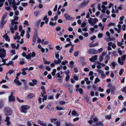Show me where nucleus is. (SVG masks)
<instances>
[{
    "mask_svg": "<svg viewBox=\"0 0 126 126\" xmlns=\"http://www.w3.org/2000/svg\"><path fill=\"white\" fill-rule=\"evenodd\" d=\"M86 23L85 22H83L81 24V26L83 27L84 28L85 27L86 25Z\"/></svg>",
    "mask_w": 126,
    "mask_h": 126,
    "instance_id": "nucleus-35",
    "label": "nucleus"
},
{
    "mask_svg": "<svg viewBox=\"0 0 126 126\" xmlns=\"http://www.w3.org/2000/svg\"><path fill=\"white\" fill-rule=\"evenodd\" d=\"M97 55H95L93 56H92V58H89V60L92 62H93L97 59Z\"/></svg>",
    "mask_w": 126,
    "mask_h": 126,
    "instance_id": "nucleus-11",
    "label": "nucleus"
},
{
    "mask_svg": "<svg viewBox=\"0 0 126 126\" xmlns=\"http://www.w3.org/2000/svg\"><path fill=\"white\" fill-rule=\"evenodd\" d=\"M68 89L69 90L73 89V85H68Z\"/></svg>",
    "mask_w": 126,
    "mask_h": 126,
    "instance_id": "nucleus-37",
    "label": "nucleus"
},
{
    "mask_svg": "<svg viewBox=\"0 0 126 126\" xmlns=\"http://www.w3.org/2000/svg\"><path fill=\"white\" fill-rule=\"evenodd\" d=\"M40 22V20H39L36 22L35 23V25L37 26H38L39 25Z\"/></svg>",
    "mask_w": 126,
    "mask_h": 126,
    "instance_id": "nucleus-58",
    "label": "nucleus"
},
{
    "mask_svg": "<svg viewBox=\"0 0 126 126\" xmlns=\"http://www.w3.org/2000/svg\"><path fill=\"white\" fill-rule=\"evenodd\" d=\"M112 65L113 67L112 68L113 69H114L115 68V67L116 65V64L114 62H112Z\"/></svg>",
    "mask_w": 126,
    "mask_h": 126,
    "instance_id": "nucleus-47",
    "label": "nucleus"
},
{
    "mask_svg": "<svg viewBox=\"0 0 126 126\" xmlns=\"http://www.w3.org/2000/svg\"><path fill=\"white\" fill-rule=\"evenodd\" d=\"M104 59V57L102 56V55H100L99 57V61L100 62L102 61H103Z\"/></svg>",
    "mask_w": 126,
    "mask_h": 126,
    "instance_id": "nucleus-32",
    "label": "nucleus"
},
{
    "mask_svg": "<svg viewBox=\"0 0 126 126\" xmlns=\"http://www.w3.org/2000/svg\"><path fill=\"white\" fill-rule=\"evenodd\" d=\"M96 63L98 64L96 66V67L98 68V69L101 68V63L99 62H97Z\"/></svg>",
    "mask_w": 126,
    "mask_h": 126,
    "instance_id": "nucleus-21",
    "label": "nucleus"
},
{
    "mask_svg": "<svg viewBox=\"0 0 126 126\" xmlns=\"http://www.w3.org/2000/svg\"><path fill=\"white\" fill-rule=\"evenodd\" d=\"M55 30L57 31H59L61 30V28L60 27H58L55 28Z\"/></svg>",
    "mask_w": 126,
    "mask_h": 126,
    "instance_id": "nucleus-31",
    "label": "nucleus"
},
{
    "mask_svg": "<svg viewBox=\"0 0 126 126\" xmlns=\"http://www.w3.org/2000/svg\"><path fill=\"white\" fill-rule=\"evenodd\" d=\"M40 96L42 97H43V101H44V100H46L47 98V95H44L41 92V95Z\"/></svg>",
    "mask_w": 126,
    "mask_h": 126,
    "instance_id": "nucleus-18",
    "label": "nucleus"
},
{
    "mask_svg": "<svg viewBox=\"0 0 126 126\" xmlns=\"http://www.w3.org/2000/svg\"><path fill=\"white\" fill-rule=\"evenodd\" d=\"M56 75L57 76L58 78H61L62 77V76L60 75L59 73H57L56 74Z\"/></svg>",
    "mask_w": 126,
    "mask_h": 126,
    "instance_id": "nucleus-40",
    "label": "nucleus"
},
{
    "mask_svg": "<svg viewBox=\"0 0 126 126\" xmlns=\"http://www.w3.org/2000/svg\"><path fill=\"white\" fill-rule=\"evenodd\" d=\"M74 79L76 80H78L79 78L77 76H74L73 77Z\"/></svg>",
    "mask_w": 126,
    "mask_h": 126,
    "instance_id": "nucleus-60",
    "label": "nucleus"
},
{
    "mask_svg": "<svg viewBox=\"0 0 126 126\" xmlns=\"http://www.w3.org/2000/svg\"><path fill=\"white\" fill-rule=\"evenodd\" d=\"M48 14L49 16H50L52 15V12L50 10H49L48 12Z\"/></svg>",
    "mask_w": 126,
    "mask_h": 126,
    "instance_id": "nucleus-63",
    "label": "nucleus"
},
{
    "mask_svg": "<svg viewBox=\"0 0 126 126\" xmlns=\"http://www.w3.org/2000/svg\"><path fill=\"white\" fill-rule=\"evenodd\" d=\"M111 118V115H106L105 118L106 119H110Z\"/></svg>",
    "mask_w": 126,
    "mask_h": 126,
    "instance_id": "nucleus-33",
    "label": "nucleus"
},
{
    "mask_svg": "<svg viewBox=\"0 0 126 126\" xmlns=\"http://www.w3.org/2000/svg\"><path fill=\"white\" fill-rule=\"evenodd\" d=\"M68 63V62L65 60V61H63L62 62V64L63 65H64L66 64H67Z\"/></svg>",
    "mask_w": 126,
    "mask_h": 126,
    "instance_id": "nucleus-46",
    "label": "nucleus"
},
{
    "mask_svg": "<svg viewBox=\"0 0 126 126\" xmlns=\"http://www.w3.org/2000/svg\"><path fill=\"white\" fill-rule=\"evenodd\" d=\"M87 53L89 54H96L97 53V51L94 49L91 48L87 51Z\"/></svg>",
    "mask_w": 126,
    "mask_h": 126,
    "instance_id": "nucleus-6",
    "label": "nucleus"
},
{
    "mask_svg": "<svg viewBox=\"0 0 126 126\" xmlns=\"http://www.w3.org/2000/svg\"><path fill=\"white\" fill-rule=\"evenodd\" d=\"M3 106V102L2 100H0V108H2Z\"/></svg>",
    "mask_w": 126,
    "mask_h": 126,
    "instance_id": "nucleus-28",
    "label": "nucleus"
},
{
    "mask_svg": "<svg viewBox=\"0 0 126 126\" xmlns=\"http://www.w3.org/2000/svg\"><path fill=\"white\" fill-rule=\"evenodd\" d=\"M22 30V27L21 25H20L19 26V32H21L23 30Z\"/></svg>",
    "mask_w": 126,
    "mask_h": 126,
    "instance_id": "nucleus-52",
    "label": "nucleus"
},
{
    "mask_svg": "<svg viewBox=\"0 0 126 126\" xmlns=\"http://www.w3.org/2000/svg\"><path fill=\"white\" fill-rule=\"evenodd\" d=\"M97 71L98 73L100 74L101 77L102 78H104L106 77V75L104 72L101 70L97 69Z\"/></svg>",
    "mask_w": 126,
    "mask_h": 126,
    "instance_id": "nucleus-5",
    "label": "nucleus"
},
{
    "mask_svg": "<svg viewBox=\"0 0 126 126\" xmlns=\"http://www.w3.org/2000/svg\"><path fill=\"white\" fill-rule=\"evenodd\" d=\"M10 29L12 33L13 34L14 33V29L15 30H16L17 29V25H15L14 26V28L12 26H10Z\"/></svg>",
    "mask_w": 126,
    "mask_h": 126,
    "instance_id": "nucleus-10",
    "label": "nucleus"
},
{
    "mask_svg": "<svg viewBox=\"0 0 126 126\" xmlns=\"http://www.w3.org/2000/svg\"><path fill=\"white\" fill-rule=\"evenodd\" d=\"M14 82L17 85L20 86L22 84V83L17 79H15L14 80Z\"/></svg>",
    "mask_w": 126,
    "mask_h": 126,
    "instance_id": "nucleus-16",
    "label": "nucleus"
},
{
    "mask_svg": "<svg viewBox=\"0 0 126 126\" xmlns=\"http://www.w3.org/2000/svg\"><path fill=\"white\" fill-rule=\"evenodd\" d=\"M126 58V55H123L122 57V60L123 61Z\"/></svg>",
    "mask_w": 126,
    "mask_h": 126,
    "instance_id": "nucleus-64",
    "label": "nucleus"
},
{
    "mask_svg": "<svg viewBox=\"0 0 126 126\" xmlns=\"http://www.w3.org/2000/svg\"><path fill=\"white\" fill-rule=\"evenodd\" d=\"M46 69L48 71H49L51 70V68L49 66H46Z\"/></svg>",
    "mask_w": 126,
    "mask_h": 126,
    "instance_id": "nucleus-61",
    "label": "nucleus"
},
{
    "mask_svg": "<svg viewBox=\"0 0 126 126\" xmlns=\"http://www.w3.org/2000/svg\"><path fill=\"white\" fill-rule=\"evenodd\" d=\"M54 62L56 64H57L61 63V61L59 59H58V61L56 60H54Z\"/></svg>",
    "mask_w": 126,
    "mask_h": 126,
    "instance_id": "nucleus-22",
    "label": "nucleus"
},
{
    "mask_svg": "<svg viewBox=\"0 0 126 126\" xmlns=\"http://www.w3.org/2000/svg\"><path fill=\"white\" fill-rule=\"evenodd\" d=\"M56 109L57 110H63V109L61 107H59L58 106H57L56 107Z\"/></svg>",
    "mask_w": 126,
    "mask_h": 126,
    "instance_id": "nucleus-53",
    "label": "nucleus"
},
{
    "mask_svg": "<svg viewBox=\"0 0 126 126\" xmlns=\"http://www.w3.org/2000/svg\"><path fill=\"white\" fill-rule=\"evenodd\" d=\"M31 56V53H30L29 54L26 55V58L27 59H30Z\"/></svg>",
    "mask_w": 126,
    "mask_h": 126,
    "instance_id": "nucleus-27",
    "label": "nucleus"
},
{
    "mask_svg": "<svg viewBox=\"0 0 126 126\" xmlns=\"http://www.w3.org/2000/svg\"><path fill=\"white\" fill-rule=\"evenodd\" d=\"M8 1L10 4H11L12 6L16 4L15 0H8Z\"/></svg>",
    "mask_w": 126,
    "mask_h": 126,
    "instance_id": "nucleus-19",
    "label": "nucleus"
},
{
    "mask_svg": "<svg viewBox=\"0 0 126 126\" xmlns=\"http://www.w3.org/2000/svg\"><path fill=\"white\" fill-rule=\"evenodd\" d=\"M51 121L52 122H54L55 124L56 125V126H60V123L58 121H56V119H51Z\"/></svg>",
    "mask_w": 126,
    "mask_h": 126,
    "instance_id": "nucleus-7",
    "label": "nucleus"
},
{
    "mask_svg": "<svg viewBox=\"0 0 126 126\" xmlns=\"http://www.w3.org/2000/svg\"><path fill=\"white\" fill-rule=\"evenodd\" d=\"M89 1L87 0L86 1H84L82 2L81 4L79 6V7L80 8H81L82 7H85L89 2Z\"/></svg>",
    "mask_w": 126,
    "mask_h": 126,
    "instance_id": "nucleus-4",
    "label": "nucleus"
},
{
    "mask_svg": "<svg viewBox=\"0 0 126 126\" xmlns=\"http://www.w3.org/2000/svg\"><path fill=\"white\" fill-rule=\"evenodd\" d=\"M11 46L14 49L16 48V45L14 44H12L11 45Z\"/></svg>",
    "mask_w": 126,
    "mask_h": 126,
    "instance_id": "nucleus-43",
    "label": "nucleus"
},
{
    "mask_svg": "<svg viewBox=\"0 0 126 126\" xmlns=\"http://www.w3.org/2000/svg\"><path fill=\"white\" fill-rule=\"evenodd\" d=\"M32 82H30L29 83V84L30 85L33 86L37 84V81L35 79H32Z\"/></svg>",
    "mask_w": 126,
    "mask_h": 126,
    "instance_id": "nucleus-12",
    "label": "nucleus"
},
{
    "mask_svg": "<svg viewBox=\"0 0 126 126\" xmlns=\"http://www.w3.org/2000/svg\"><path fill=\"white\" fill-rule=\"evenodd\" d=\"M121 91L124 93H126V86L123 87L121 90Z\"/></svg>",
    "mask_w": 126,
    "mask_h": 126,
    "instance_id": "nucleus-29",
    "label": "nucleus"
},
{
    "mask_svg": "<svg viewBox=\"0 0 126 126\" xmlns=\"http://www.w3.org/2000/svg\"><path fill=\"white\" fill-rule=\"evenodd\" d=\"M38 123L42 126H47V124L46 123L40 120H38Z\"/></svg>",
    "mask_w": 126,
    "mask_h": 126,
    "instance_id": "nucleus-15",
    "label": "nucleus"
},
{
    "mask_svg": "<svg viewBox=\"0 0 126 126\" xmlns=\"http://www.w3.org/2000/svg\"><path fill=\"white\" fill-rule=\"evenodd\" d=\"M26 37L28 39L30 37V35L29 34V32L28 31H27Z\"/></svg>",
    "mask_w": 126,
    "mask_h": 126,
    "instance_id": "nucleus-57",
    "label": "nucleus"
},
{
    "mask_svg": "<svg viewBox=\"0 0 126 126\" xmlns=\"http://www.w3.org/2000/svg\"><path fill=\"white\" fill-rule=\"evenodd\" d=\"M88 22L90 24H91L92 26L94 25V19L93 18H90L88 20Z\"/></svg>",
    "mask_w": 126,
    "mask_h": 126,
    "instance_id": "nucleus-13",
    "label": "nucleus"
},
{
    "mask_svg": "<svg viewBox=\"0 0 126 126\" xmlns=\"http://www.w3.org/2000/svg\"><path fill=\"white\" fill-rule=\"evenodd\" d=\"M100 81V80L98 78H96L95 80V81L94 83L95 84H96L97 82H99Z\"/></svg>",
    "mask_w": 126,
    "mask_h": 126,
    "instance_id": "nucleus-42",
    "label": "nucleus"
},
{
    "mask_svg": "<svg viewBox=\"0 0 126 126\" xmlns=\"http://www.w3.org/2000/svg\"><path fill=\"white\" fill-rule=\"evenodd\" d=\"M34 95L33 94H30L27 95V97L28 98H31L33 97Z\"/></svg>",
    "mask_w": 126,
    "mask_h": 126,
    "instance_id": "nucleus-26",
    "label": "nucleus"
},
{
    "mask_svg": "<svg viewBox=\"0 0 126 126\" xmlns=\"http://www.w3.org/2000/svg\"><path fill=\"white\" fill-rule=\"evenodd\" d=\"M4 58H1L2 59V61L3 62V63L2 64L3 65H5L6 64V63H5V60L3 59Z\"/></svg>",
    "mask_w": 126,
    "mask_h": 126,
    "instance_id": "nucleus-55",
    "label": "nucleus"
},
{
    "mask_svg": "<svg viewBox=\"0 0 126 126\" xmlns=\"http://www.w3.org/2000/svg\"><path fill=\"white\" fill-rule=\"evenodd\" d=\"M118 62L121 65H123L124 64L123 62L121 61L120 58L119 57L118 58Z\"/></svg>",
    "mask_w": 126,
    "mask_h": 126,
    "instance_id": "nucleus-24",
    "label": "nucleus"
},
{
    "mask_svg": "<svg viewBox=\"0 0 126 126\" xmlns=\"http://www.w3.org/2000/svg\"><path fill=\"white\" fill-rule=\"evenodd\" d=\"M94 25L98 21V20L97 18H95L94 19Z\"/></svg>",
    "mask_w": 126,
    "mask_h": 126,
    "instance_id": "nucleus-56",
    "label": "nucleus"
},
{
    "mask_svg": "<svg viewBox=\"0 0 126 126\" xmlns=\"http://www.w3.org/2000/svg\"><path fill=\"white\" fill-rule=\"evenodd\" d=\"M16 4L12 5V7L13 8V10L15 11L17 8V7L16 6Z\"/></svg>",
    "mask_w": 126,
    "mask_h": 126,
    "instance_id": "nucleus-45",
    "label": "nucleus"
},
{
    "mask_svg": "<svg viewBox=\"0 0 126 126\" xmlns=\"http://www.w3.org/2000/svg\"><path fill=\"white\" fill-rule=\"evenodd\" d=\"M2 37L4 38L5 39L6 41H8L9 42L10 41V39L9 38V37L7 34V33H6L5 34L2 36Z\"/></svg>",
    "mask_w": 126,
    "mask_h": 126,
    "instance_id": "nucleus-14",
    "label": "nucleus"
},
{
    "mask_svg": "<svg viewBox=\"0 0 126 126\" xmlns=\"http://www.w3.org/2000/svg\"><path fill=\"white\" fill-rule=\"evenodd\" d=\"M64 16L66 20H71L73 19L72 17L67 14H65Z\"/></svg>",
    "mask_w": 126,
    "mask_h": 126,
    "instance_id": "nucleus-8",
    "label": "nucleus"
},
{
    "mask_svg": "<svg viewBox=\"0 0 126 126\" xmlns=\"http://www.w3.org/2000/svg\"><path fill=\"white\" fill-rule=\"evenodd\" d=\"M56 72V69H54L53 70L52 72L51 73V74L53 76H54L55 75Z\"/></svg>",
    "mask_w": 126,
    "mask_h": 126,
    "instance_id": "nucleus-25",
    "label": "nucleus"
},
{
    "mask_svg": "<svg viewBox=\"0 0 126 126\" xmlns=\"http://www.w3.org/2000/svg\"><path fill=\"white\" fill-rule=\"evenodd\" d=\"M3 111L5 113V115L6 116L11 115L12 112V110L8 107L4 108Z\"/></svg>",
    "mask_w": 126,
    "mask_h": 126,
    "instance_id": "nucleus-1",
    "label": "nucleus"
},
{
    "mask_svg": "<svg viewBox=\"0 0 126 126\" xmlns=\"http://www.w3.org/2000/svg\"><path fill=\"white\" fill-rule=\"evenodd\" d=\"M110 37H109V38L108 37H106L104 38L105 40L107 41V42H109L110 41Z\"/></svg>",
    "mask_w": 126,
    "mask_h": 126,
    "instance_id": "nucleus-39",
    "label": "nucleus"
},
{
    "mask_svg": "<svg viewBox=\"0 0 126 126\" xmlns=\"http://www.w3.org/2000/svg\"><path fill=\"white\" fill-rule=\"evenodd\" d=\"M15 20L14 19H13L11 21L12 25H13L14 24H18V22H15Z\"/></svg>",
    "mask_w": 126,
    "mask_h": 126,
    "instance_id": "nucleus-23",
    "label": "nucleus"
},
{
    "mask_svg": "<svg viewBox=\"0 0 126 126\" xmlns=\"http://www.w3.org/2000/svg\"><path fill=\"white\" fill-rule=\"evenodd\" d=\"M70 76H69V75H67L66 76V78H65V79L66 80V81H68L69 78H70Z\"/></svg>",
    "mask_w": 126,
    "mask_h": 126,
    "instance_id": "nucleus-41",
    "label": "nucleus"
},
{
    "mask_svg": "<svg viewBox=\"0 0 126 126\" xmlns=\"http://www.w3.org/2000/svg\"><path fill=\"white\" fill-rule=\"evenodd\" d=\"M124 71V70L123 69H121L119 71V75L121 76Z\"/></svg>",
    "mask_w": 126,
    "mask_h": 126,
    "instance_id": "nucleus-36",
    "label": "nucleus"
},
{
    "mask_svg": "<svg viewBox=\"0 0 126 126\" xmlns=\"http://www.w3.org/2000/svg\"><path fill=\"white\" fill-rule=\"evenodd\" d=\"M10 119V117L7 116L6 117L5 120V121L6 122V125L8 126L10 125L11 123V122L9 121Z\"/></svg>",
    "mask_w": 126,
    "mask_h": 126,
    "instance_id": "nucleus-9",
    "label": "nucleus"
},
{
    "mask_svg": "<svg viewBox=\"0 0 126 126\" xmlns=\"http://www.w3.org/2000/svg\"><path fill=\"white\" fill-rule=\"evenodd\" d=\"M27 124L28 126H32V124L31 122L30 121H27Z\"/></svg>",
    "mask_w": 126,
    "mask_h": 126,
    "instance_id": "nucleus-44",
    "label": "nucleus"
},
{
    "mask_svg": "<svg viewBox=\"0 0 126 126\" xmlns=\"http://www.w3.org/2000/svg\"><path fill=\"white\" fill-rule=\"evenodd\" d=\"M14 72V70L13 69H11L7 73V74H8V73L10 75L13 73Z\"/></svg>",
    "mask_w": 126,
    "mask_h": 126,
    "instance_id": "nucleus-30",
    "label": "nucleus"
},
{
    "mask_svg": "<svg viewBox=\"0 0 126 126\" xmlns=\"http://www.w3.org/2000/svg\"><path fill=\"white\" fill-rule=\"evenodd\" d=\"M21 111L22 112L26 113V110L30 109V107L28 105H24L22 106L21 107Z\"/></svg>",
    "mask_w": 126,
    "mask_h": 126,
    "instance_id": "nucleus-2",
    "label": "nucleus"
},
{
    "mask_svg": "<svg viewBox=\"0 0 126 126\" xmlns=\"http://www.w3.org/2000/svg\"><path fill=\"white\" fill-rule=\"evenodd\" d=\"M14 14L16 16H18L19 14V12L18 10H16L15 11Z\"/></svg>",
    "mask_w": 126,
    "mask_h": 126,
    "instance_id": "nucleus-48",
    "label": "nucleus"
},
{
    "mask_svg": "<svg viewBox=\"0 0 126 126\" xmlns=\"http://www.w3.org/2000/svg\"><path fill=\"white\" fill-rule=\"evenodd\" d=\"M114 23L112 22H111L109 23L108 25V26H114Z\"/></svg>",
    "mask_w": 126,
    "mask_h": 126,
    "instance_id": "nucleus-59",
    "label": "nucleus"
},
{
    "mask_svg": "<svg viewBox=\"0 0 126 126\" xmlns=\"http://www.w3.org/2000/svg\"><path fill=\"white\" fill-rule=\"evenodd\" d=\"M74 72L76 73H77L78 72V68L77 67H75L74 69Z\"/></svg>",
    "mask_w": 126,
    "mask_h": 126,
    "instance_id": "nucleus-49",
    "label": "nucleus"
},
{
    "mask_svg": "<svg viewBox=\"0 0 126 126\" xmlns=\"http://www.w3.org/2000/svg\"><path fill=\"white\" fill-rule=\"evenodd\" d=\"M72 114L73 115H75L77 114V112L75 111H73L72 112Z\"/></svg>",
    "mask_w": 126,
    "mask_h": 126,
    "instance_id": "nucleus-62",
    "label": "nucleus"
},
{
    "mask_svg": "<svg viewBox=\"0 0 126 126\" xmlns=\"http://www.w3.org/2000/svg\"><path fill=\"white\" fill-rule=\"evenodd\" d=\"M103 36V34L102 33H99L98 35V38H100L102 37Z\"/></svg>",
    "mask_w": 126,
    "mask_h": 126,
    "instance_id": "nucleus-51",
    "label": "nucleus"
},
{
    "mask_svg": "<svg viewBox=\"0 0 126 126\" xmlns=\"http://www.w3.org/2000/svg\"><path fill=\"white\" fill-rule=\"evenodd\" d=\"M21 32V33L20 35V36L22 37H23L24 36V34L25 33V31L24 30H23Z\"/></svg>",
    "mask_w": 126,
    "mask_h": 126,
    "instance_id": "nucleus-50",
    "label": "nucleus"
},
{
    "mask_svg": "<svg viewBox=\"0 0 126 126\" xmlns=\"http://www.w3.org/2000/svg\"><path fill=\"white\" fill-rule=\"evenodd\" d=\"M8 15V13H5L1 19V23L2 24H4L6 22V20H5Z\"/></svg>",
    "mask_w": 126,
    "mask_h": 126,
    "instance_id": "nucleus-3",
    "label": "nucleus"
},
{
    "mask_svg": "<svg viewBox=\"0 0 126 126\" xmlns=\"http://www.w3.org/2000/svg\"><path fill=\"white\" fill-rule=\"evenodd\" d=\"M15 98L14 96H10L8 98V100L10 102H12L15 101Z\"/></svg>",
    "mask_w": 126,
    "mask_h": 126,
    "instance_id": "nucleus-17",
    "label": "nucleus"
},
{
    "mask_svg": "<svg viewBox=\"0 0 126 126\" xmlns=\"http://www.w3.org/2000/svg\"><path fill=\"white\" fill-rule=\"evenodd\" d=\"M87 27L86 26V27L84 28H82V30L83 31H84L85 32H86L87 31Z\"/></svg>",
    "mask_w": 126,
    "mask_h": 126,
    "instance_id": "nucleus-38",
    "label": "nucleus"
},
{
    "mask_svg": "<svg viewBox=\"0 0 126 126\" xmlns=\"http://www.w3.org/2000/svg\"><path fill=\"white\" fill-rule=\"evenodd\" d=\"M16 99H17V101H18V102H20L22 103V102H23L24 101L23 100H20L19 98H18L17 97L16 98Z\"/></svg>",
    "mask_w": 126,
    "mask_h": 126,
    "instance_id": "nucleus-54",
    "label": "nucleus"
},
{
    "mask_svg": "<svg viewBox=\"0 0 126 126\" xmlns=\"http://www.w3.org/2000/svg\"><path fill=\"white\" fill-rule=\"evenodd\" d=\"M98 43L97 42L93 44H89V47H94L96 46H98Z\"/></svg>",
    "mask_w": 126,
    "mask_h": 126,
    "instance_id": "nucleus-20",
    "label": "nucleus"
},
{
    "mask_svg": "<svg viewBox=\"0 0 126 126\" xmlns=\"http://www.w3.org/2000/svg\"><path fill=\"white\" fill-rule=\"evenodd\" d=\"M81 34L86 37H87L88 35V34L87 32H85L84 34L82 33Z\"/></svg>",
    "mask_w": 126,
    "mask_h": 126,
    "instance_id": "nucleus-34",
    "label": "nucleus"
}]
</instances>
